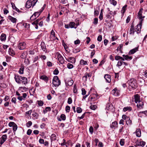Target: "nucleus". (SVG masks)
<instances>
[{"label": "nucleus", "instance_id": "obj_10", "mask_svg": "<svg viewBox=\"0 0 147 147\" xmlns=\"http://www.w3.org/2000/svg\"><path fill=\"white\" fill-rule=\"evenodd\" d=\"M136 145L138 146H141L144 147L146 144L145 142L142 141L141 140H138L136 142Z\"/></svg>", "mask_w": 147, "mask_h": 147}, {"label": "nucleus", "instance_id": "obj_11", "mask_svg": "<svg viewBox=\"0 0 147 147\" xmlns=\"http://www.w3.org/2000/svg\"><path fill=\"white\" fill-rule=\"evenodd\" d=\"M120 91L115 88L112 91L111 93L115 96H118L119 95Z\"/></svg>", "mask_w": 147, "mask_h": 147}, {"label": "nucleus", "instance_id": "obj_36", "mask_svg": "<svg viewBox=\"0 0 147 147\" xmlns=\"http://www.w3.org/2000/svg\"><path fill=\"white\" fill-rule=\"evenodd\" d=\"M73 92L74 93L76 94L78 93L77 86L76 84H74V86Z\"/></svg>", "mask_w": 147, "mask_h": 147}, {"label": "nucleus", "instance_id": "obj_6", "mask_svg": "<svg viewBox=\"0 0 147 147\" xmlns=\"http://www.w3.org/2000/svg\"><path fill=\"white\" fill-rule=\"evenodd\" d=\"M57 40H58V38L55 36V33L54 31L52 30L50 33V35L49 40L52 41Z\"/></svg>", "mask_w": 147, "mask_h": 147}, {"label": "nucleus", "instance_id": "obj_29", "mask_svg": "<svg viewBox=\"0 0 147 147\" xmlns=\"http://www.w3.org/2000/svg\"><path fill=\"white\" fill-rule=\"evenodd\" d=\"M140 115L143 117H145L147 115V111L140 112L138 113V115L140 116Z\"/></svg>", "mask_w": 147, "mask_h": 147}, {"label": "nucleus", "instance_id": "obj_62", "mask_svg": "<svg viewBox=\"0 0 147 147\" xmlns=\"http://www.w3.org/2000/svg\"><path fill=\"white\" fill-rule=\"evenodd\" d=\"M16 123L13 122H10L8 124V126L9 127H13Z\"/></svg>", "mask_w": 147, "mask_h": 147}, {"label": "nucleus", "instance_id": "obj_15", "mask_svg": "<svg viewBox=\"0 0 147 147\" xmlns=\"http://www.w3.org/2000/svg\"><path fill=\"white\" fill-rule=\"evenodd\" d=\"M65 59L67 61L72 63H75L76 62L75 58L73 57H70L68 58H65Z\"/></svg>", "mask_w": 147, "mask_h": 147}, {"label": "nucleus", "instance_id": "obj_19", "mask_svg": "<svg viewBox=\"0 0 147 147\" xmlns=\"http://www.w3.org/2000/svg\"><path fill=\"white\" fill-rule=\"evenodd\" d=\"M40 78L45 82H47L49 80L48 78L45 75H42L40 76Z\"/></svg>", "mask_w": 147, "mask_h": 147}, {"label": "nucleus", "instance_id": "obj_51", "mask_svg": "<svg viewBox=\"0 0 147 147\" xmlns=\"http://www.w3.org/2000/svg\"><path fill=\"white\" fill-rule=\"evenodd\" d=\"M47 65L49 67H51L54 65L50 61H48L47 63Z\"/></svg>", "mask_w": 147, "mask_h": 147}, {"label": "nucleus", "instance_id": "obj_26", "mask_svg": "<svg viewBox=\"0 0 147 147\" xmlns=\"http://www.w3.org/2000/svg\"><path fill=\"white\" fill-rule=\"evenodd\" d=\"M41 47L44 51L46 52L47 50L46 47L44 42H41Z\"/></svg>", "mask_w": 147, "mask_h": 147}, {"label": "nucleus", "instance_id": "obj_17", "mask_svg": "<svg viewBox=\"0 0 147 147\" xmlns=\"http://www.w3.org/2000/svg\"><path fill=\"white\" fill-rule=\"evenodd\" d=\"M134 101L136 103H137L141 101L140 96L138 94H136L134 96Z\"/></svg>", "mask_w": 147, "mask_h": 147}, {"label": "nucleus", "instance_id": "obj_41", "mask_svg": "<svg viewBox=\"0 0 147 147\" xmlns=\"http://www.w3.org/2000/svg\"><path fill=\"white\" fill-rule=\"evenodd\" d=\"M25 59L24 63L26 65H27L30 64V61L28 59L26 58Z\"/></svg>", "mask_w": 147, "mask_h": 147}, {"label": "nucleus", "instance_id": "obj_14", "mask_svg": "<svg viewBox=\"0 0 147 147\" xmlns=\"http://www.w3.org/2000/svg\"><path fill=\"white\" fill-rule=\"evenodd\" d=\"M22 96H18L17 98V99L19 101H21L23 100H24L27 96V94L26 93H23L22 94Z\"/></svg>", "mask_w": 147, "mask_h": 147}, {"label": "nucleus", "instance_id": "obj_61", "mask_svg": "<svg viewBox=\"0 0 147 147\" xmlns=\"http://www.w3.org/2000/svg\"><path fill=\"white\" fill-rule=\"evenodd\" d=\"M90 108L92 110H95L97 108V106L96 105H92L90 106Z\"/></svg>", "mask_w": 147, "mask_h": 147}, {"label": "nucleus", "instance_id": "obj_35", "mask_svg": "<svg viewBox=\"0 0 147 147\" xmlns=\"http://www.w3.org/2000/svg\"><path fill=\"white\" fill-rule=\"evenodd\" d=\"M80 63L81 65H88V62L86 61H84L83 59L80 60Z\"/></svg>", "mask_w": 147, "mask_h": 147}, {"label": "nucleus", "instance_id": "obj_50", "mask_svg": "<svg viewBox=\"0 0 147 147\" xmlns=\"http://www.w3.org/2000/svg\"><path fill=\"white\" fill-rule=\"evenodd\" d=\"M67 67L68 68L70 69L73 68L74 67V66L72 64L70 63H68L67 65Z\"/></svg>", "mask_w": 147, "mask_h": 147}, {"label": "nucleus", "instance_id": "obj_24", "mask_svg": "<svg viewBox=\"0 0 147 147\" xmlns=\"http://www.w3.org/2000/svg\"><path fill=\"white\" fill-rule=\"evenodd\" d=\"M123 57L125 59V60L127 61H130L132 59V57L131 56H130L128 55H123Z\"/></svg>", "mask_w": 147, "mask_h": 147}, {"label": "nucleus", "instance_id": "obj_64", "mask_svg": "<svg viewBox=\"0 0 147 147\" xmlns=\"http://www.w3.org/2000/svg\"><path fill=\"white\" fill-rule=\"evenodd\" d=\"M38 104L39 106H42L43 105L44 102L43 101L41 100H40L38 101Z\"/></svg>", "mask_w": 147, "mask_h": 147}, {"label": "nucleus", "instance_id": "obj_39", "mask_svg": "<svg viewBox=\"0 0 147 147\" xmlns=\"http://www.w3.org/2000/svg\"><path fill=\"white\" fill-rule=\"evenodd\" d=\"M32 110H30L25 113V116L26 117H29L31 113L32 112Z\"/></svg>", "mask_w": 147, "mask_h": 147}, {"label": "nucleus", "instance_id": "obj_55", "mask_svg": "<svg viewBox=\"0 0 147 147\" xmlns=\"http://www.w3.org/2000/svg\"><path fill=\"white\" fill-rule=\"evenodd\" d=\"M131 107H125L123 109V110L124 111H126L127 110L131 111Z\"/></svg>", "mask_w": 147, "mask_h": 147}, {"label": "nucleus", "instance_id": "obj_12", "mask_svg": "<svg viewBox=\"0 0 147 147\" xmlns=\"http://www.w3.org/2000/svg\"><path fill=\"white\" fill-rule=\"evenodd\" d=\"M65 83L66 86H71L73 84L74 81L71 79L69 78L66 81Z\"/></svg>", "mask_w": 147, "mask_h": 147}, {"label": "nucleus", "instance_id": "obj_53", "mask_svg": "<svg viewBox=\"0 0 147 147\" xmlns=\"http://www.w3.org/2000/svg\"><path fill=\"white\" fill-rule=\"evenodd\" d=\"M18 128L17 125L15 124L14 125L13 127V129L14 132H15L16 131Z\"/></svg>", "mask_w": 147, "mask_h": 147}, {"label": "nucleus", "instance_id": "obj_49", "mask_svg": "<svg viewBox=\"0 0 147 147\" xmlns=\"http://www.w3.org/2000/svg\"><path fill=\"white\" fill-rule=\"evenodd\" d=\"M123 63H124V62L123 61L121 60L119 61L117 63V66L119 67L123 65Z\"/></svg>", "mask_w": 147, "mask_h": 147}, {"label": "nucleus", "instance_id": "obj_42", "mask_svg": "<svg viewBox=\"0 0 147 147\" xmlns=\"http://www.w3.org/2000/svg\"><path fill=\"white\" fill-rule=\"evenodd\" d=\"M24 68L23 66H22L20 69L19 73L20 74H23L24 73Z\"/></svg>", "mask_w": 147, "mask_h": 147}, {"label": "nucleus", "instance_id": "obj_28", "mask_svg": "<svg viewBox=\"0 0 147 147\" xmlns=\"http://www.w3.org/2000/svg\"><path fill=\"white\" fill-rule=\"evenodd\" d=\"M110 103H108L107 105L105 110L106 111L107 113H109L110 112Z\"/></svg>", "mask_w": 147, "mask_h": 147}, {"label": "nucleus", "instance_id": "obj_60", "mask_svg": "<svg viewBox=\"0 0 147 147\" xmlns=\"http://www.w3.org/2000/svg\"><path fill=\"white\" fill-rule=\"evenodd\" d=\"M59 73V71L57 68H56L53 71V74L55 75H57Z\"/></svg>", "mask_w": 147, "mask_h": 147}, {"label": "nucleus", "instance_id": "obj_7", "mask_svg": "<svg viewBox=\"0 0 147 147\" xmlns=\"http://www.w3.org/2000/svg\"><path fill=\"white\" fill-rule=\"evenodd\" d=\"M26 47V43L24 42H19L18 44V49L20 50L24 49Z\"/></svg>", "mask_w": 147, "mask_h": 147}, {"label": "nucleus", "instance_id": "obj_4", "mask_svg": "<svg viewBox=\"0 0 147 147\" xmlns=\"http://www.w3.org/2000/svg\"><path fill=\"white\" fill-rule=\"evenodd\" d=\"M37 0H33L31 1L30 0H28L26 3V7L27 8H29L32 6V7L34 6L36 3L37 2Z\"/></svg>", "mask_w": 147, "mask_h": 147}, {"label": "nucleus", "instance_id": "obj_47", "mask_svg": "<svg viewBox=\"0 0 147 147\" xmlns=\"http://www.w3.org/2000/svg\"><path fill=\"white\" fill-rule=\"evenodd\" d=\"M63 143H61V145L62 146H65L66 147H67L69 146V144H67V143H65V140L63 139Z\"/></svg>", "mask_w": 147, "mask_h": 147}, {"label": "nucleus", "instance_id": "obj_30", "mask_svg": "<svg viewBox=\"0 0 147 147\" xmlns=\"http://www.w3.org/2000/svg\"><path fill=\"white\" fill-rule=\"evenodd\" d=\"M136 136L138 137H140L141 136V131L140 129H136L135 132Z\"/></svg>", "mask_w": 147, "mask_h": 147}, {"label": "nucleus", "instance_id": "obj_13", "mask_svg": "<svg viewBox=\"0 0 147 147\" xmlns=\"http://www.w3.org/2000/svg\"><path fill=\"white\" fill-rule=\"evenodd\" d=\"M57 58L59 62L63 64L64 63V60L63 57L59 54L58 55Z\"/></svg>", "mask_w": 147, "mask_h": 147}, {"label": "nucleus", "instance_id": "obj_54", "mask_svg": "<svg viewBox=\"0 0 147 147\" xmlns=\"http://www.w3.org/2000/svg\"><path fill=\"white\" fill-rule=\"evenodd\" d=\"M39 20H39L37 19L32 23V24H34L36 25V27L35 28H38V26L37 24H38V23Z\"/></svg>", "mask_w": 147, "mask_h": 147}, {"label": "nucleus", "instance_id": "obj_1", "mask_svg": "<svg viewBox=\"0 0 147 147\" xmlns=\"http://www.w3.org/2000/svg\"><path fill=\"white\" fill-rule=\"evenodd\" d=\"M14 78L16 82L18 84H22L25 86L28 83V81L26 78L15 74Z\"/></svg>", "mask_w": 147, "mask_h": 147}, {"label": "nucleus", "instance_id": "obj_18", "mask_svg": "<svg viewBox=\"0 0 147 147\" xmlns=\"http://www.w3.org/2000/svg\"><path fill=\"white\" fill-rule=\"evenodd\" d=\"M136 103L137 104V107L138 108L140 109H142L143 108L144 104L142 101H141Z\"/></svg>", "mask_w": 147, "mask_h": 147}, {"label": "nucleus", "instance_id": "obj_43", "mask_svg": "<svg viewBox=\"0 0 147 147\" xmlns=\"http://www.w3.org/2000/svg\"><path fill=\"white\" fill-rule=\"evenodd\" d=\"M126 122L127 125H130L131 124V121L130 120L129 117L126 120Z\"/></svg>", "mask_w": 147, "mask_h": 147}, {"label": "nucleus", "instance_id": "obj_23", "mask_svg": "<svg viewBox=\"0 0 147 147\" xmlns=\"http://www.w3.org/2000/svg\"><path fill=\"white\" fill-rule=\"evenodd\" d=\"M19 90L21 92H26L28 90V88L25 86L20 87L19 88Z\"/></svg>", "mask_w": 147, "mask_h": 147}, {"label": "nucleus", "instance_id": "obj_16", "mask_svg": "<svg viewBox=\"0 0 147 147\" xmlns=\"http://www.w3.org/2000/svg\"><path fill=\"white\" fill-rule=\"evenodd\" d=\"M97 99V97L96 94H93L89 97L88 100L89 101H94L96 100Z\"/></svg>", "mask_w": 147, "mask_h": 147}, {"label": "nucleus", "instance_id": "obj_21", "mask_svg": "<svg viewBox=\"0 0 147 147\" xmlns=\"http://www.w3.org/2000/svg\"><path fill=\"white\" fill-rule=\"evenodd\" d=\"M75 25V23L74 22H71L69 25H65V28H74Z\"/></svg>", "mask_w": 147, "mask_h": 147}, {"label": "nucleus", "instance_id": "obj_34", "mask_svg": "<svg viewBox=\"0 0 147 147\" xmlns=\"http://www.w3.org/2000/svg\"><path fill=\"white\" fill-rule=\"evenodd\" d=\"M35 90L33 88L30 89L29 90V92L30 95L34 96V95Z\"/></svg>", "mask_w": 147, "mask_h": 147}, {"label": "nucleus", "instance_id": "obj_44", "mask_svg": "<svg viewBox=\"0 0 147 147\" xmlns=\"http://www.w3.org/2000/svg\"><path fill=\"white\" fill-rule=\"evenodd\" d=\"M27 54L25 53H22L20 55V57L22 59H25L26 58Z\"/></svg>", "mask_w": 147, "mask_h": 147}, {"label": "nucleus", "instance_id": "obj_56", "mask_svg": "<svg viewBox=\"0 0 147 147\" xmlns=\"http://www.w3.org/2000/svg\"><path fill=\"white\" fill-rule=\"evenodd\" d=\"M66 118L65 115L64 114H62L60 116V118L61 119V120L63 121H64L65 120Z\"/></svg>", "mask_w": 147, "mask_h": 147}, {"label": "nucleus", "instance_id": "obj_48", "mask_svg": "<svg viewBox=\"0 0 147 147\" xmlns=\"http://www.w3.org/2000/svg\"><path fill=\"white\" fill-rule=\"evenodd\" d=\"M11 5L13 9L15 10L16 11H17L18 12H19L20 11V10L16 7L14 3H11Z\"/></svg>", "mask_w": 147, "mask_h": 147}, {"label": "nucleus", "instance_id": "obj_52", "mask_svg": "<svg viewBox=\"0 0 147 147\" xmlns=\"http://www.w3.org/2000/svg\"><path fill=\"white\" fill-rule=\"evenodd\" d=\"M39 57L41 59L43 60H46L47 58V57L45 55H40Z\"/></svg>", "mask_w": 147, "mask_h": 147}, {"label": "nucleus", "instance_id": "obj_58", "mask_svg": "<svg viewBox=\"0 0 147 147\" xmlns=\"http://www.w3.org/2000/svg\"><path fill=\"white\" fill-rule=\"evenodd\" d=\"M82 111V109L80 107H77L76 109V111L78 113H80Z\"/></svg>", "mask_w": 147, "mask_h": 147}, {"label": "nucleus", "instance_id": "obj_37", "mask_svg": "<svg viewBox=\"0 0 147 147\" xmlns=\"http://www.w3.org/2000/svg\"><path fill=\"white\" fill-rule=\"evenodd\" d=\"M135 32H137L136 28H130L129 30V33L131 34H134Z\"/></svg>", "mask_w": 147, "mask_h": 147}, {"label": "nucleus", "instance_id": "obj_22", "mask_svg": "<svg viewBox=\"0 0 147 147\" xmlns=\"http://www.w3.org/2000/svg\"><path fill=\"white\" fill-rule=\"evenodd\" d=\"M138 47H136L131 50L129 52V54H134L135 53L138 51Z\"/></svg>", "mask_w": 147, "mask_h": 147}, {"label": "nucleus", "instance_id": "obj_63", "mask_svg": "<svg viewBox=\"0 0 147 147\" xmlns=\"http://www.w3.org/2000/svg\"><path fill=\"white\" fill-rule=\"evenodd\" d=\"M12 102H13L15 104H16V99L15 97H13L11 100Z\"/></svg>", "mask_w": 147, "mask_h": 147}, {"label": "nucleus", "instance_id": "obj_8", "mask_svg": "<svg viewBox=\"0 0 147 147\" xmlns=\"http://www.w3.org/2000/svg\"><path fill=\"white\" fill-rule=\"evenodd\" d=\"M42 11L39 12H35L30 17V19L32 20H34L36 18L38 17L42 11Z\"/></svg>", "mask_w": 147, "mask_h": 147}, {"label": "nucleus", "instance_id": "obj_9", "mask_svg": "<svg viewBox=\"0 0 147 147\" xmlns=\"http://www.w3.org/2000/svg\"><path fill=\"white\" fill-rule=\"evenodd\" d=\"M7 136L6 134H4L0 138V146L1 145L7 140Z\"/></svg>", "mask_w": 147, "mask_h": 147}, {"label": "nucleus", "instance_id": "obj_59", "mask_svg": "<svg viewBox=\"0 0 147 147\" xmlns=\"http://www.w3.org/2000/svg\"><path fill=\"white\" fill-rule=\"evenodd\" d=\"M120 144L121 146H123L125 143V140L124 139H121L120 141Z\"/></svg>", "mask_w": 147, "mask_h": 147}, {"label": "nucleus", "instance_id": "obj_40", "mask_svg": "<svg viewBox=\"0 0 147 147\" xmlns=\"http://www.w3.org/2000/svg\"><path fill=\"white\" fill-rule=\"evenodd\" d=\"M6 39V36L5 34H2L1 36V40L2 41L5 40Z\"/></svg>", "mask_w": 147, "mask_h": 147}, {"label": "nucleus", "instance_id": "obj_5", "mask_svg": "<svg viewBox=\"0 0 147 147\" xmlns=\"http://www.w3.org/2000/svg\"><path fill=\"white\" fill-rule=\"evenodd\" d=\"M142 9H140L138 13V15L139 18L140 20V22L139 24L137 25V26L138 27L141 28L142 27V22L143 20V18H144V16L142 17Z\"/></svg>", "mask_w": 147, "mask_h": 147}, {"label": "nucleus", "instance_id": "obj_31", "mask_svg": "<svg viewBox=\"0 0 147 147\" xmlns=\"http://www.w3.org/2000/svg\"><path fill=\"white\" fill-rule=\"evenodd\" d=\"M117 127V123L116 121H114L112 122L111 125V127L115 129Z\"/></svg>", "mask_w": 147, "mask_h": 147}, {"label": "nucleus", "instance_id": "obj_57", "mask_svg": "<svg viewBox=\"0 0 147 147\" xmlns=\"http://www.w3.org/2000/svg\"><path fill=\"white\" fill-rule=\"evenodd\" d=\"M89 130L90 132V134H93L94 131V129L93 127L92 126H90L89 128Z\"/></svg>", "mask_w": 147, "mask_h": 147}, {"label": "nucleus", "instance_id": "obj_25", "mask_svg": "<svg viewBox=\"0 0 147 147\" xmlns=\"http://www.w3.org/2000/svg\"><path fill=\"white\" fill-rule=\"evenodd\" d=\"M32 115L33 116L32 119L34 120L37 119L39 117L38 113L36 112H33Z\"/></svg>", "mask_w": 147, "mask_h": 147}, {"label": "nucleus", "instance_id": "obj_2", "mask_svg": "<svg viewBox=\"0 0 147 147\" xmlns=\"http://www.w3.org/2000/svg\"><path fill=\"white\" fill-rule=\"evenodd\" d=\"M129 88L136 89L137 87L136 80L134 78H131L127 82Z\"/></svg>", "mask_w": 147, "mask_h": 147}, {"label": "nucleus", "instance_id": "obj_38", "mask_svg": "<svg viewBox=\"0 0 147 147\" xmlns=\"http://www.w3.org/2000/svg\"><path fill=\"white\" fill-rule=\"evenodd\" d=\"M51 108L49 107H47L45 108V109L43 110V113L44 114L46 113L48 111H51Z\"/></svg>", "mask_w": 147, "mask_h": 147}, {"label": "nucleus", "instance_id": "obj_45", "mask_svg": "<svg viewBox=\"0 0 147 147\" xmlns=\"http://www.w3.org/2000/svg\"><path fill=\"white\" fill-rule=\"evenodd\" d=\"M127 7V5H125L123 7L121 10V13L123 15L126 10V8Z\"/></svg>", "mask_w": 147, "mask_h": 147}, {"label": "nucleus", "instance_id": "obj_32", "mask_svg": "<svg viewBox=\"0 0 147 147\" xmlns=\"http://www.w3.org/2000/svg\"><path fill=\"white\" fill-rule=\"evenodd\" d=\"M51 142L54 141L56 140V136L55 134H53L51 136Z\"/></svg>", "mask_w": 147, "mask_h": 147}, {"label": "nucleus", "instance_id": "obj_3", "mask_svg": "<svg viewBox=\"0 0 147 147\" xmlns=\"http://www.w3.org/2000/svg\"><path fill=\"white\" fill-rule=\"evenodd\" d=\"M53 84L55 87L58 86L61 84L60 80L57 76H54L53 80Z\"/></svg>", "mask_w": 147, "mask_h": 147}, {"label": "nucleus", "instance_id": "obj_33", "mask_svg": "<svg viewBox=\"0 0 147 147\" xmlns=\"http://www.w3.org/2000/svg\"><path fill=\"white\" fill-rule=\"evenodd\" d=\"M8 19L11 20V22H13V23H15L17 20V19L16 18L13 17L11 16H9L8 17Z\"/></svg>", "mask_w": 147, "mask_h": 147}, {"label": "nucleus", "instance_id": "obj_27", "mask_svg": "<svg viewBox=\"0 0 147 147\" xmlns=\"http://www.w3.org/2000/svg\"><path fill=\"white\" fill-rule=\"evenodd\" d=\"M8 53L10 55L12 56H13L15 54L14 51L11 48H10L8 50Z\"/></svg>", "mask_w": 147, "mask_h": 147}, {"label": "nucleus", "instance_id": "obj_20", "mask_svg": "<svg viewBox=\"0 0 147 147\" xmlns=\"http://www.w3.org/2000/svg\"><path fill=\"white\" fill-rule=\"evenodd\" d=\"M104 78L107 82H110V75L108 74H105V75Z\"/></svg>", "mask_w": 147, "mask_h": 147}, {"label": "nucleus", "instance_id": "obj_46", "mask_svg": "<svg viewBox=\"0 0 147 147\" xmlns=\"http://www.w3.org/2000/svg\"><path fill=\"white\" fill-rule=\"evenodd\" d=\"M75 23L76 26H78V25H79L80 24V22L79 19L78 18L76 19L75 20Z\"/></svg>", "mask_w": 147, "mask_h": 147}]
</instances>
